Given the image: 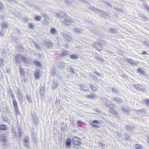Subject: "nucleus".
<instances>
[{"instance_id":"c03bdc74","label":"nucleus","mask_w":149,"mask_h":149,"mask_svg":"<svg viewBox=\"0 0 149 149\" xmlns=\"http://www.w3.org/2000/svg\"><path fill=\"white\" fill-rule=\"evenodd\" d=\"M125 136H126V138L127 140H131V138H130V136L128 134H126Z\"/></svg>"},{"instance_id":"393cba45","label":"nucleus","mask_w":149,"mask_h":149,"mask_svg":"<svg viewBox=\"0 0 149 149\" xmlns=\"http://www.w3.org/2000/svg\"><path fill=\"white\" fill-rule=\"evenodd\" d=\"M1 26L2 29L7 28L8 26V24L6 22H4L2 23L1 24Z\"/></svg>"},{"instance_id":"a18cd8bd","label":"nucleus","mask_w":149,"mask_h":149,"mask_svg":"<svg viewBox=\"0 0 149 149\" xmlns=\"http://www.w3.org/2000/svg\"><path fill=\"white\" fill-rule=\"evenodd\" d=\"M20 73L22 75H24V71L23 68H20L19 69Z\"/></svg>"},{"instance_id":"412c9836","label":"nucleus","mask_w":149,"mask_h":149,"mask_svg":"<svg viewBox=\"0 0 149 149\" xmlns=\"http://www.w3.org/2000/svg\"><path fill=\"white\" fill-rule=\"evenodd\" d=\"M138 72L140 74H141L143 76L147 75L146 72L144 71L141 69H139L137 70Z\"/></svg>"},{"instance_id":"2eb2a0df","label":"nucleus","mask_w":149,"mask_h":149,"mask_svg":"<svg viewBox=\"0 0 149 149\" xmlns=\"http://www.w3.org/2000/svg\"><path fill=\"white\" fill-rule=\"evenodd\" d=\"M34 77L36 79H40V71L39 70H36L35 71L34 73Z\"/></svg>"},{"instance_id":"7ed1b4c3","label":"nucleus","mask_w":149,"mask_h":149,"mask_svg":"<svg viewBox=\"0 0 149 149\" xmlns=\"http://www.w3.org/2000/svg\"><path fill=\"white\" fill-rule=\"evenodd\" d=\"M15 58L16 61L17 63L20 62L22 61L24 63H27L29 61L28 59L23 57L21 55H17Z\"/></svg>"},{"instance_id":"e2e57ef3","label":"nucleus","mask_w":149,"mask_h":149,"mask_svg":"<svg viewBox=\"0 0 149 149\" xmlns=\"http://www.w3.org/2000/svg\"><path fill=\"white\" fill-rule=\"evenodd\" d=\"M148 139L147 140V142L148 143V144H149V137H148Z\"/></svg>"},{"instance_id":"6ab92c4d","label":"nucleus","mask_w":149,"mask_h":149,"mask_svg":"<svg viewBox=\"0 0 149 149\" xmlns=\"http://www.w3.org/2000/svg\"><path fill=\"white\" fill-rule=\"evenodd\" d=\"M89 86H90L91 89L93 91H97L98 89L97 88V87L95 86L93 84L91 83H90L89 84Z\"/></svg>"},{"instance_id":"8fccbe9b","label":"nucleus","mask_w":149,"mask_h":149,"mask_svg":"<svg viewBox=\"0 0 149 149\" xmlns=\"http://www.w3.org/2000/svg\"><path fill=\"white\" fill-rule=\"evenodd\" d=\"M4 20L3 17L2 16H0V22Z\"/></svg>"},{"instance_id":"052dcab7","label":"nucleus","mask_w":149,"mask_h":149,"mask_svg":"<svg viewBox=\"0 0 149 149\" xmlns=\"http://www.w3.org/2000/svg\"><path fill=\"white\" fill-rule=\"evenodd\" d=\"M107 5L109 7H111V5L109 3H107Z\"/></svg>"},{"instance_id":"473e14b6","label":"nucleus","mask_w":149,"mask_h":149,"mask_svg":"<svg viewBox=\"0 0 149 149\" xmlns=\"http://www.w3.org/2000/svg\"><path fill=\"white\" fill-rule=\"evenodd\" d=\"M110 112L113 115H116L118 113V112L115 111L114 109H110Z\"/></svg>"},{"instance_id":"423d86ee","label":"nucleus","mask_w":149,"mask_h":149,"mask_svg":"<svg viewBox=\"0 0 149 149\" xmlns=\"http://www.w3.org/2000/svg\"><path fill=\"white\" fill-rule=\"evenodd\" d=\"M65 19L63 22L67 25H70L71 23H73V20L70 18L68 16H66L64 18Z\"/></svg>"},{"instance_id":"69168bd1","label":"nucleus","mask_w":149,"mask_h":149,"mask_svg":"<svg viewBox=\"0 0 149 149\" xmlns=\"http://www.w3.org/2000/svg\"><path fill=\"white\" fill-rule=\"evenodd\" d=\"M10 71V69H7V71L8 72H9Z\"/></svg>"},{"instance_id":"b1692460","label":"nucleus","mask_w":149,"mask_h":149,"mask_svg":"<svg viewBox=\"0 0 149 149\" xmlns=\"http://www.w3.org/2000/svg\"><path fill=\"white\" fill-rule=\"evenodd\" d=\"M109 32H111L112 33H116L118 32L117 29L113 28H111L109 29Z\"/></svg>"},{"instance_id":"4c0bfd02","label":"nucleus","mask_w":149,"mask_h":149,"mask_svg":"<svg viewBox=\"0 0 149 149\" xmlns=\"http://www.w3.org/2000/svg\"><path fill=\"white\" fill-rule=\"evenodd\" d=\"M112 92H113L115 93L118 94V90L115 88H112Z\"/></svg>"},{"instance_id":"3c124183","label":"nucleus","mask_w":149,"mask_h":149,"mask_svg":"<svg viewBox=\"0 0 149 149\" xmlns=\"http://www.w3.org/2000/svg\"><path fill=\"white\" fill-rule=\"evenodd\" d=\"M29 143V142H27V143L24 142V145L26 147H27L28 146Z\"/></svg>"},{"instance_id":"a19ab883","label":"nucleus","mask_w":149,"mask_h":149,"mask_svg":"<svg viewBox=\"0 0 149 149\" xmlns=\"http://www.w3.org/2000/svg\"><path fill=\"white\" fill-rule=\"evenodd\" d=\"M4 8L3 4L0 1V11H2Z\"/></svg>"},{"instance_id":"bb28decb","label":"nucleus","mask_w":149,"mask_h":149,"mask_svg":"<svg viewBox=\"0 0 149 149\" xmlns=\"http://www.w3.org/2000/svg\"><path fill=\"white\" fill-rule=\"evenodd\" d=\"M67 71L71 72L72 73L74 74L75 72L73 68H72L69 67L67 69Z\"/></svg>"},{"instance_id":"aec40b11","label":"nucleus","mask_w":149,"mask_h":149,"mask_svg":"<svg viewBox=\"0 0 149 149\" xmlns=\"http://www.w3.org/2000/svg\"><path fill=\"white\" fill-rule=\"evenodd\" d=\"M65 145L67 146L65 147H70L71 146V139H70L68 138L67 139L65 142Z\"/></svg>"},{"instance_id":"f3484780","label":"nucleus","mask_w":149,"mask_h":149,"mask_svg":"<svg viewBox=\"0 0 149 149\" xmlns=\"http://www.w3.org/2000/svg\"><path fill=\"white\" fill-rule=\"evenodd\" d=\"M7 93L8 94L10 95L12 99L15 98L14 94L13 93L12 90L11 88H9L8 90Z\"/></svg>"},{"instance_id":"cd10ccee","label":"nucleus","mask_w":149,"mask_h":149,"mask_svg":"<svg viewBox=\"0 0 149 149\" xmlns=\"http://www.w3.org/2000/svg\"><path fill=\"white\" fill-rule=\"evenodd\" d=\"M125 128V129H128L130 131H131L133 129H134V126L131 125L126 126Z\"/></svg>"},{"instance_id":"864d4df0","label":"nucleus","mask_w":149,"mask_h":149,"mask_svg":"<svg viewBox=\"0 0 149 149\" xmlns=\"http://www.w3.org/2000/svg\"><path fill=\"white\" fill-rule=\"evenodd\" d=\"M32 136L33 137L35 138L36 136V134L35 133H33L32 134Z\"/></svg>"},{"instance_id":"2f4dec72","label":"nucleus","mask_w":149,"mask_h":149,"mask_svg":"<svg viewBox=\"0 0 149 149\" xmlns=\"http://www.w3.org/2000/svg\"><path fill=\"white\" fill-rule=\"evenodd\" d=\"M78 56L76 54H72L70 56V58L72 59H76L78 58Z\"/></svg>"},{"instance_id":"680f3d73","label":"nucleus","mask_w":149,"mask_h":149,"mask_svg":"<svg viewBox=\"0 0 149 149\" xmlns=\"http://www.w3.org/2000/svg\"><path fill=\"white\" fill-rule=\"evenodd\" d=\"M143 55H145L146 54V51H144L143 52Z\"/></svg>"},{"instance_id":"f257e3e1","label":"nucleus","mask_w":149,"mask_h":149,"mask_svg":"<svg viewBox=\"0 0 149 149\" xmlns=\"http://www.w3.org/2000/svg\"><path fill=\"white\" fill-rule=\"evenodd\" d=\"M91 8L93 12L98 13L100 16H102L104 18L107 17V16L106 12L101 10L99 9H96L93 6L91 7Z\"/></svg>"},{"instance_id":"39448f33","label":"nucleus","mask_w":149,"mask_h":149,"mask_svg":"<svg viewBox=\"0 0 149 149\" xmlns=\"http://www.w3.org/2000/svg\"><path fill=\"white\" fill-rule=\"evenodd\" d=\"M22 130L20 128H17L13 130V136H15L19 137L21 136V134Z\"/></svg>"},{"instance_id":"5701e85b","label":"nucleus","mask_w":149,"mask_h":149,"mask_svg":"<svg viewBox=\"0 0 149 149\" xmlns=\"http://www.w3.org/2000/svg\"><path fill=\"white\" fill-rule=\"evenodd\" d=\"M80 87L81 88V90H83L84 91H90V90H87V86L86 85H85L84 84L81 85L80 86Z\"/></svg>"},{"instance_id":"dca6fc26","label":"nucleus","mask_w":149,"mask_h":149,"mask_svg":"<svg viewBox=\"0 0 149 149\" xmlns=\"http://www.w3.org/2000/svg\"><path fill=\"white\" fill-rule=\"evenodd\" d=\"M122 109L124 111V113L128 115H130L131 114V111L128 110V109L126 108L125 107H123L122 108Z\"/></svg>"},{"instance_id":"c9c22d12","label":"nucleus","mask_w":149,"mask_h":149,"mask_svg":"<svg viewBox=\"0 0 149 149\" xmlns=\"http://www.w3.org/2000/svg\"><path fill=\"white\" fill-rule=\"evenodd\" d=\"M135 148L136 149H143V147L139 144L136 145L135 146Z\"/></svg>"},{"instance_id":"49530a36","label":"nucleus","mask_w":149,"mask_h":149,"mask_svg":"<svg viewBox=\"0 0 149 149\" xmlns=\"http://www.w3.org/2000/svg\"><path fill=\"white\" fill-rule=\"evenodd\" d=\"M144 44L146 46H148L149 47V41H144Z\"/></svg>"},{"instance_id":"37998d69","label":"nucleus","mask_w":149,"mask_h":149,"mask_svg":"<svg viewBox=\"0 0 149 149\" xmlns=\"http://www.w3.org/2000/svg\"><path fill=\"white\" fill-rule=\"evenodd\" d=\"M24 142L27 143L29 142V139L28 136H25L24 140Z\"/></svg>"},{"instance_id":"9d476101","label":"nucleus","mask_w":149,"mask_h":149,"mask_svg":"<svg viewBox=\"0 0 149 149\" xmlns=\"http://www.w3.org/2000/svg\"><path fill=\"white\" fill-rule=\"evenodd\" d=\"M62 35L65 39H66L67 41H69V42H70L73 40V39L70 36V35L68 33H63L62 34Z\"/></svg>"},{"instance_id":"4468645a","label":"nucleus","mask_w":149,"mask_h":149,"mask_svg":"<svg viewBox=\"0 0 149 149\" xmlns=\"http://www.w3.org/2000/svg\"><path fill=\"white\" fill-rule=\"evenodd\" d=\"M93 46L98 51L100 50L102 48V45L98 42L95 43L93 45Z\"/></svg>"},{"instance_id":"79ce46f5","label":"nucleus","mask_w":149,"mask_h":149,"mask_svg":"<svg viewBox=\"0 0 149 149\" xmlns=\"http://www.w3.org/2000/svg\"><path fill=\"white\" fill-rule=\"evenodd\" d=\"M45 45L47 47H49L52 45V43L49 42H46L45 43Z\"/></svg>"},{"instance_id":"4be33fe9","label":"nucleus","mask_w":149,"mask_h":149,"mask_svg":"<svg viewBox=\"0 0 149 149\" xmlns=\"http://www.w3.org/2000/svg\"><path fill=\"white\" fill-rule=\"evenodd\" d=\"M75 32L78 33L80 34L84 31V30L82 29L76 28L75 29Z\"/></svg>"},{"instance_id":"09e8293b","label":"nucleus","mask_w":149,"mask_h":149,"mask_svg":"<svg viewBox=\"0 0 149 149\" xmlns=\"http://www.w3.org/2000/svg\"><path fill=\"white\" fill-rule=\"evenodd\" d=\"M29 26L30 28H33V24H32L31 23H30L29 24Z\"/></svg>"},{"instance_id":"ddd939ff","label":"nucleus","mask_w":149,"mask_h":149,"mask_svg":"<svg viewBox=\"0 0 149 149\" xmlns=\"http://www.w3.org/2000/svg\"><path fill=\"white\" fill-rule=\"evenodd\" d=\"M100 123V121L97 120H94L92 121L91 125L94 128H99V126L97 124H99Z\"/></svg>"},{"instance_id":"f03ea898","label":"nucleus","mask_w":149,"mask_h":149,"mask_svg":"<svg viewBox=\"0 0 149 149\" xmlns=\"http://www.w3.org/2000/svg\"><path fill=\"white\" fill-rule=\"evenodd\" d=\"M16 95L19 102V103H22L23 101V92L19 88H18L17 89V93L16 94Z\"/></svg>"},{"instance_id":"774afa93","label":"nucleus","mask_w":149,"mask_h":149,"mask_svg":"<svg viewBox=\"0 0 149 149\" xmlns=\"http://www.w3.org/2000/svg\"><path fill=\"white\" fill-rule=\"evenodd\" d=\"M2 63V62L1 61H0V64H1Z\"/></svg>"},{"instance_id":"6e6d98bb","label":"nucleus","mask_w":149,"mask_h":149,"mask_svg":"<svg viewBox=\"0 0 149 149\" xmlns=\"http://www.w3.org/2000/svg\"><path fill=\"white\" fill-rule=\"evenodd\" d=\"M82 122L80 121H79L77 122L78 124L79 125H81Z\"/></svg>"},{"instance_id":"338daca9","label":"nucleus","mask_w":149,"mask_h":149,"mask_svg":"<svg viewBox=\"0 0 149 149\" xmlns=\"http://www.w3.org/2000/svg\"><path fill=\"white\" fill-rule=\"evenodd\" d=\"M2 68V67L0 65V72L1 71V69Z\"/></svg>"},{"instance_id":"c85d7f7f","label":"nucleus","mask_w":149,"mask_h":149,"mask_svg":"<svg viewBox=\"0 0 149 149\" xmlns=\"http://www.w3.org/2000/svg\"><path fill=\"white\" fill-rule=\"evenodd\" d=\"M143 104H145L146 105L149 107V100L148 99H146L143 102Z\"/></svg>"},{"instance_id":"7c9ffc66","label":"nucleus","mask_w":149,"mask_h":149,"mask_svg":"<svg viewBox=\"0 0 149 149\" xmlns=\"http://www.w3.org/2000/svg\"><path fill=\"white\" fill-rule=\"evenodd\" d=\"M34 64L36 66L40 67L41 65L40 63L38 61H35L33 62Z\"/></svg>"},{"instance_id":"5fc2aeb1","label":"nucleus","mask_w":149,"mask_h":149,"mask_svg":"<svg viewBox=\"0 0 149 149\" xmlns=\"http://www.w3.org/2000/svg\"><path fill=\"white\" fill-rule=\"evenodd\" d=\"M61 56H62V57H63V56H66V54L64 53H61Z\"/></svg>"},{"instance_id":"9b49d317","label":"nucleus","mask_w":149,"mask_h":149,"mask_svg":"<svg viewBox=\"0 0 149 149\" xmlns=\"http://www.w3.org/2000/svg\"><path fill=\"white\" fill-rule=\"evenodd\" d=\"M73 143L75 146H78L81 143V139L75 137L72 139Z\"/></svg>"},{"instance_id":"c756f323","label":"nucleus","mask_w":149,"mask_h":149,"mask_svg":"<svg viewBox=\"0 0 149 149\" xmlns=\"http://www.w3.org/2000/svg\"><path fill=\"white\" fill-rule=\"evenodd\" d=\"M52 33V35H53L55 34V33L56 32V29L54 28H52L50 29V31Z\"/></svg>"},{"instance_id":"f704fd0d","label":"nucleus","mask_w":149,"mask_h":149,"mask_svg":"<svg viewBox=\"0 0 149 149\" xmlns=\"http://www.w3.org/2000/svg\"><path fill=\"white\" fill-rule=\"evenodd\" d=\"M42 18L41 16L37 15L35 16V19L36 20L38 21H40L41 20Z\"/></svg>"},{"instance_id":"1a4fd4ad","label":"nucleus","mask_w":149,"mask_h":149,"mask_svg":"<svg viewBox=\"0 0 149 149\" xmlns=\"http://www.w3.org/2000/svg\"><path fill=\"white\" fill-rule=\"evenodd\" d=\"M0 141L2 145L5 146H8L10 143L8 142L7 140L5 137H2L0 139Z\"/></svg>"},{"instance_id":"6e6552de","label":"nucleus","mask_w":149,"mask_h":149,"mask_svg":"<svg viewBox=\"0 0 149 149\" xmlns=\"http://www.w3.org/2000/svg\"><path fill=\"white\" fill-rule=\"evenodd\" d=\"M126 61L129 64L133 65H136L139 64V62L137 61H135L132 58H126Z\"/></svg>"},{"instance_id":"a211bd4d","label":"nucleus","mask_w":149,"mask_h":149,"mask_svg":"<svg viewBox=\"0 0 149 149\" xmlns=\"http://www.w3.org/2000/svg\"><path fill=\"white\" fill-rule=\"evenodd\" d=\"M113 99L114 102L118 104H120L121 102L123 101L121 98L118 97H114Z\"/></svg>"},{"instance_id":"4d7b16f0","label":"nucleus","mask_w":149,"mask_h":149,"mask_svg":"<svg viewBox=\"0 0 149 149\" xmlns=\"http://www.w3.org/2000/svg\"><path fill=\"white\" fill-rule=\"evenodd\" d=\"M95 58L98 59H99V58H100L99 56L98 55L95 56Z\"/></svg>"},{"instance_id":"de8ad7c7","label":"nucleus","mask_w":149,"mask_h":149,"mask_svg":"<svg viewBox=\"0 0 149 149\" xmlns=\"http://www.w3.org/2000/svg\"><path fill=\"white\" fill-rule=\"evenodd\" d=\"M26 97L29 102H30L32 101V100L30 97L28 96L27 95L26 96Z\"/></svg>"},{"instance_id":"bf43d9fd","label":"nucleus","mask_w":149,"mask_h":149,"mask_svg":"<svg viewBox=\"0 0 149 149\" xmlns=\"http://www.w3.org/2000/svg\"><path fill=\"white\" fill-rule=\"evenodd\" d=\"M92 77L94 80H95L96 79H97V77H96L95 76H92Z\"/></svg>"},{"instance_id":"a878e982","label":"nucleus","mask_w":149,"mask_h":149,"mask_svg":"<svg viewBox=\"0 0 149 149\" xmlns=\"http://www.w3.org/2000/svg\"><path fill=\"white\" fill-rule=\"evenodd\" d=\"M0 128L2 130H5L7 129V126L6 125L1 124L0 125Z\"/></svg>"},{"instance_id":"f8f14e48","label":"nucleus","mask_w":149,"mask_h":149,"mask_svg":"<svg viewBox=\"0 0 149 149\" xmlns=\"http://www.w3.org/2000/svg\"><path fill=\"white\" fill-rule=\"evenodd\" d=\"M66 16L65 15V13L62 11L59 12L58 13H56V17L58 18H61L62 19L63 18H64Z\"/></svg>"},{"instance_id":"20e7f679","label":"nucleus","mask_w":149,"mask_h":149,"mask_svg":"<svg viewBox=\"0 0 149 149\" xmlns=\"http://www.w3.org/2000/svg\"><path fill=\"white\" fill-rule=\"evenodd\" d=\"M13 104L14 107L15 112L16 115H19L20 114V112L19 110V108L17 105V103L15 98L12 99Z\"/></svg>"},{"instance_id":"0e129e2a","label":"nucleus","mask_w":149,"mask_h":149,"mask_svg":"<svg viewBox=\"0 0 149 149\" xmlns=\"http://www.w3.org/2000/svg\"><path fill=\"white\" fill-rule=\"evenodd\" d=\"M0 35H1L3 36V33L1 31L0 32Z\"/></svg>"},{"instance_id":"e433bc0d","label":"nucleus","mask_w":149,"mask_h":149,"mask_svg":"<svg viewBox=\"0 0 149 149\" xmlns=\"http://www.w3.org/2000/svg\"><path fill=\"white\" fill-rule=\"evenodd\" d=\"M65 63L63 62H61L59 65V67L60 68H65Z\"/></svg>"},{"instance_id":"13d9d810","label":"nucleus","mask_w":149,"mask_h":149,"mask_svg":"<svg viewBox=\"0 0 149 149\" xmlns=\"http://www.w3.org/2000/svg\"><path fill=\"white\" fill-rule=\"evenodd\" d=\"M98 60L100 62H102L103 61V59L101 58H99Z\"/></svg>"},{"instance_id":"603ef678","label":"nucleus","mask_w":149,"mask_h":149,"mask_svg":"<svg viewBox=\"0 0 149 149\" xmlns=\"http://www.w3.org/2000/svg\"><path fill=\"white\" fill-rule=\"evenodd\" d=\"M95 72V73H96V75L97 76H100V74L99 73H98L97 72Z\"/></svg>"},{"instance_id":"ea45409f","label":"nucleus","mask_w":149,"mask_h":149,"mask_svg":"<svg viewBox=\"0 0 149 149\" xmlns=\"http://www.w3.org/2000/svg\"><path fill=\"white\" fill-rule=\"evenodd\" d=\"M35 48L38 50H41V48L40 47V46L36 44V43L35 44Z\"/></svg>"},{"instance_id":"0eeeda50","label":"nucleus","mask_w":149,"mask_h":149,"mask_svg":"<svg viewBox=\"0 0 149 149\" xmlns=\"http://www.w3.org/2000/svg\"><path fill=\"white\" fill-rule=\"evenodd\" d=\"M133 87L136 90H139L142 92H144L145 90L144 87L139 84H134L133 85Z\"/></svg>"},{"instance_id":"72a5a7b5","label":"nucleus","mask_w":149,"mask_h":149,"mask_svg":"<svg viewBox=\"0 0 149 149\" xmlns=\"http://www.w3.org/2000/svg\"><path fill=\"white\" fill-rule=\"evenodd\" d=\"M95 96L92 93L91 95H87L86 96V97L89 99H93L95 97Z\"/></svg>"},{"instance_id":"58836bf2","label":"nucleus","mask_w":149,"mask_h":149,"mask_svg":"<svg viewBox=\"0 0 149 149\" xmlns=\"http://www.w3.org/2000/svg\"><path fill=\"white\" fill-rule=\"evenodd\" d=\"M144 8L145 10H147L148 11V12L149 13V6L148 5H145Z\"/></svg>"}]
</instances>
